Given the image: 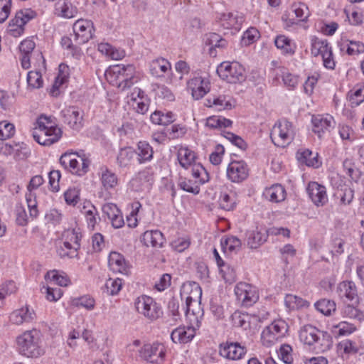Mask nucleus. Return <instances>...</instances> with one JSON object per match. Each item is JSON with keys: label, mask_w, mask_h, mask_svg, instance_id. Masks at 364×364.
Segmentation results:
<instances>
[{"label": "nucleus", "mask_w": 364, "mask_h": 364, "mask_svg": "<svg viewBox=\"0 0 364 364\" xmlns=\"http://www.w3.org/2000/svg\"><path fill=\"white\" fill-rule=\"evenodd\" d=\"M279 338V336L267 326L262 331L261 340L263 346L270 347Z\"/></svg>", "instance_id": "nucleus-42"}, {"label": "nucleus", "mask_w": 364, "mask_h": 364, "mask_svg": "<svg viewBox=\"0 0 364 364\" xmlns=\"http://www.w3.org/2000/svg\"><path fill=\"white\" fill-rule=\"evenodd\" d=\"M11 6V0H0V23H3L9 16Z\"/></svg>", "instance_id": "nucleus-56"}, {"label": "nucleus", "mask_w": 364, "mask_h": 364, "mask_svg": "<svg viewBox=\"0 0 364 364\" xmlns=\"http://www.w3.org/2000/svg\"><path fill=\"white\" fill-rule=\"evenodd\" d=\"M140 356L152 363H157L165 356L164 347L160 343H146L139 350Z\"/></svg>", "instance_id": "nucleus-9"}, {"label": "nucleus", "mask_w": 364, "mask_h": 364, "mask_svg": "<svg viewBox=\"0 0 364 364\" xmlns=\"http://www.w3.org/2000/svg\"><path fill=\"white\" fill-rule=\"evenodd\" d=\"M301 342L314 346V350L325 352L331 347L332 338L326 331H322L311 325H306L299 331Z\"/></svg>", "instance_id": "nucleus-1"}, {"label": "nucleus", "mask_w": 364, "mask_h": 364, "mask_svg": "<svg viewBox=\"0 0 364 364\" xmlns=\"http://www.w3.org/2000/svg\"><path fill=\"white\" fill-rule=\"evenodd\" d=\"M314 306L317 311L326 316L331 315L336 309V303L326 299L318 300L314 304Z\"/></svg>", "instance_id": "nucleus-30"}, {"label": "nucleus", "mask_w": 364, "mask_h": 364, "mask_svg": "<svg viewBox=\"0 0 364 364\" xmlns=\"http://www.w3.org/2000/svg\"><path fill=\"white\" fill-rule=\"evenodd\" d=\"M108 264L112 271L124 274H128V267L125 259L121 254L112 252L108 257Z\"/></svg>", "instance_id": "nucleus-17"}, {"label": "nucleus", "mask_w": 364, "mask_h": 364, "mask_svg": "<svg viewBox=\"0 0 364 364\" xmlns=\"http://www.w3.org/2000/svg\"><path fill=\"white\" fill-rule=\"evenodd\" d=\"M178 185L182 190L194 195H197L200 192V187L197 184V181L193 182L186 178H181Z\"/></svg>", "instance_id": "nucleus-37"}, {"label": "nucleus", "mask_w": 364, "mask_h": 364, "mask_svg": "<svg viewBox=\"0 0 364 364\" xmlns=\"http://www.w3.org/2000/svg\"><path fill=\"white\" fill-rule=\"evenodd\" d=\"M27 82L32 88H40L43 85L41 74L38 71H30L27 75Z\"/></svg>", "instance_id": "nucleus-45"}, {"label": "nucleus", "mask_w": 364, "mask_h": 364, "mask_svg": "<svg viewBox=\"0 0 364 364\" xmlns=\"http://www.w3.org/2000/svg\"><path fill=\"white\" fill-rule=\"evenodd\" d=\"M92 23L83 19L77 20L73 25L75 41L81 45L87 43L92 38Z\"/></svg>", "instance_id": "nucleus-11"}, {"label": "nucleus", "mask_w": 364, "mask_h": 364, "mask_svg": "<svg viewBox=\"0 0 364 364\" xmlns=\"http://www.w3.org/2000/svg\"><path fill=\"white\" fill-rule=\"evenodd\" d=\"M62 296V291L60 288H53L48 287L46 288V299L50 301H58Z\"/></svg>", "instance_id": "nucleus-63"}, {"label": "nucleus", "mask_w": 364, "mask_h": 364, "mask_svg": "<svg viewBox=\"0 0 364 364\" xmlns=\"http://www.w3.org/2000/svg\"><path fill=\"white\" fill-rule=\"evenodd\" d=\"M306 190L309 198L316 205H323L327 202L326 191L323 186L317 182H310Z\"/></svg>", "instance_id": "nucleus-14"}, {"label": "nucleus", "mask_w": 364, "mask_h": 364, "mask_svg": "<svg viewBox=\"0 0 364 364\" xmlns=\"http://www.w3.org/2000/svg\"><path fill=\"white\" fill-rule=\"evenodd\" d=\"M63 122L73 130H80L82 127L83 112L75 107H68L60 112Z\"/></svg>", "instance_id": "nucleus-10"}, {"label": "nucleus", "mask_w": 364, "mask_h": 364, "mask_svg": "<svg viewBox=\"0 0 364 364\" xmlns=\"http://www.w3.org/2000/svg\"><path fill=\"white\" fill-rule=\"evenodd\" d=\"M112 71L117 74V77L120 82L119 86H122L123 89L130 87L138 80L135 75V68L132 64L114 65Z\"/></svg>", "instance_id": "nucleus-7"}, {"label": "nucleus", "mask_w": 364, "mask_h": 364, "mask_svg": "<svg viewBox=\"0 0 364 364\" xmlns=\"http://www.w3.org/2000/svg\"><path fill=\"white\" fill-rule=\"evenodd\" d=\"M259 37V31L255 28H250L244 33L242 41L245 44L252 43Z\"/></svg>", "instance_id": "nucleus-62"}, {"label": "nucleus", "mask_w": 364, "mask_h": 364, "mask_svg": "<svg viewBox=\"0 0 364 364\" xmlns=\"http://www.w3.org/2000/svg\"><path fill=\"white\" fill-rule=\"evenodd\" d=\"M62 133L63 132L61 129L56 126H50L49 127H44L43 134H45V136H48V138L41 141V137L35 133L33 134V138L38 144L41 145L50 146L57 142L60 139Z\"/></svg>", "instance_id": "nucleus-15"}, {"label": "nucleus", "mask_w": 364, "mask_h": 364, "mask_svg": "<svg viewBox=\"0 0 364 364\" xmlns=\"http://www.w3.org/2000/svg\"><path fill=\"white\" fill-rule=\"evenodd\" d=\"M195 333L193 326H180L172 331L171 338L174 343H187L193 338Z\"/></svg>", "instance_id": "nucleus-16"}, {"label": "nucleus", "mask_w": 364, "mask_h": 364, "mask_svg": "<svg viewBox=\"0 0 364 364\" xmlns=\"http://www.w3.org/2000/svg\"><path fill=\"white\" fill-rule=\"evenodd\" d=\"M135 154V150L131 147L122 148L117 157L118 165L120 167H127L130 164Z\"/></svg>", "instance_id": "nucleus-29"}, {"label": "nucleus", "mask_w": 364, "mask_h": 364, "mask_svg": "<svg viewBox=\"0 0 364 364\" xmlns=\"http://www.w3.org/2000/svg\"><path fill=\"white\" fill-rule=\"evenodd\" d=\"M98 50L116 60H121L125 56V52L123 50L117 49L107 43H100L98 45Z\"/></svg>", "instance_id": "nucleus-27"}, {"label": "nucleus", "mask_w": 364, "mask_h": 364, "mask_svg": "<svg viewBox=\"0 0 364 364\" xmlns=\"http://www.w3.org/2000/svg\"><path fill=\"white\" fill-rule=\"evenodd\" d=\"M136 154L138 155L139 164H143L152 159L154 151L148 142L140 141L137 144V151H136Z\"/></svg>", "instance_id": "nucleus-24"}, {"label": "nucleus", "mask_w": 364, "mask_h": 364, "mask_svg": "<svg viewBox=\"0 0 364 364\" xmlns=\"http://www.w3.org/2000/svg\"><path fill=\"white\" fill-rule=\"evenodd\" d=\"M333 119L331 116L326 117L321 115L314 116L312 118L313 131L321 137V134L328 131L333 127Z\"/></svg>", "instance_id": "nucleus-19"}, {"label": "nucleus", "mask_w": 364, "mask_h": 364, "mask_svg": "<svg viewBox=\"0 0 364 364\" xmlns=\"http://www.w3.org/2000/svg\"><path fill=\"white\" fill-rule=\"evenodd\" d=\"M284 302L289 309H298L309 306V302L301 297L293 294H287L285 296Z\"/></svg>", "instance_id": "nucleus-35"}, {"label": "nucleus", "mask_w": 364, "mask_h": 364, "mask_svg": "<svg viewBox=\"0 0 364 364\" xmlns=\"http://www.w3.org/2000/svg\"><path fill=\"white\" fill-rule=\"evenodd\" d=\"M219 353L227 359L239 360L247 353V349L237 342H227L220 345Z\"/></svg>", "instance_id": "nucleus-13"}, {"label": "nucleus", "mask_w": 364, "mask_h": 364, "mask_svg": "<svg viewBox=\"0 0 364 364\" xmlns=\"http://www.w3.org/2000/svg\"><path fill=\"white\" fill-rule=\"evenodd\" d=\"M64 198L67 204L75 205L79 200V191L76 188H69L65 192Z\"/></svg>", "instance_id": "nucleus-55"}, {"label": "nucleus", "mask_w": 364, "mask_h": 364, "mask_svg": "<svg viewBox=\"0 0 364 364\" xmlns=\"http://www.w3.org/2000/svg\"><path fill=\"white\" fill-rule=\"evenodd\" d=\"M220 19L223 21H226L228 27L237 28L243 21L242 16L235 15L232 13L223 14Z\"/></svg>", "instance_id": "nucleus-46"}, {"label": "nucleus", "mask_w": 364, "mask_h": 364, "mask_svg": "<svg viewBox=\"0 0 364 364\" xmlns=\"http://www.w3.org/2000/svg\"><path fill=\"white\" fill-rule=\"evenodd\" d=\"M220 272L222 274V277L226 282L232 284L237 279L236 270L233 267L229 264H224L223 267H220Z\"/></svg>", "instance_id": "nucleus-39"}, {"label": "nucleus", "mask_w": 364, "mask_h": 364, "mask_svg": "<svg viewBox=\"0 0 364 364\" xmlns=\"http://www.w3.org/2000/svg\"><path fill=\"white\" fill-rule=\"evenodd\" d=\"M338 290L341 297L346 298L348 301H358L357 289L354 282L351 281H344L339 284Z\"/></svg>", "instance_id": "nucleus-21"}, {"label": "nucleus", "mask_w": 364, "mask_h": 364, "mask_svg": "<svg viewBox=\"0 0 364 364\" xmlns=\"http://www.w3.org/2000/svg\"><path fill=\"white\" fill-rule=\"evenodd\" d=\"M231 318L234 326L240 327L244 330L250 328V316L247 314L235 311L232 314Z\"/></svg>", "instance_id": "nucleus-31"}, {"label": "nucleus", "mask_w": 364, "mask_h": 364, "mask_svg": "<svg viewBox=\"0 0 364 364\" xmlns=\"http://www.w3.org/2000/svg\"><path fill=\"white\" fill-rule=\"evenodd\" d=\"M101 181L103 187L106 190L114 188L118 182L116 174L108 169L102 173Z\"/></svg>", "instance_id": "nucleus-33"}, {"label": "nucleus", "mask_w": 364, "mask_h": 364, "mask_svg": "<svg viewBox=\"0 0 364 364\" xmlns=\"http://www.w3.org/2000/svg\"><path fill=\"white\" fill-rule=\"evenodd\" d=\"M64 236L65 237V240L73 243L74 253L77 252V250L80 247V241L82 237L81 233L75 229L68 230L65 232Z\"/></svg>", "instance_id": "nucleus-40"}, {"label": "nucleus", "mask_w": 364, "mask_h": 364, "mask_svg": "<svg viewBox=\"0 0 364 364\" xmlns=\"http://www.w3.org/2000/svg\"><path fill=\"white\" fill-rule=\"evenodd\" d=\"M277 48L281 49L286 54H294V49L291 44V41L285 36H279L274 41Z\"/></svg>", "instance_id": "nucleus-36"}, {"label": "nucleus", "mask_w": 364, "mask_h": 364, "mask_svg": "<svg viewBox=\"0 0 364 364\" xmlns=\"http://www.w3.org/2000/svg\"><path fill=\"white\" fill-rule=\"evenodd\" d=\"M223 153L224 147L220 144H218L215 146V151L210 155V161L213 165L220 164L222 161V155Z\"/></svg>", "instance_id": "nucleus-61"}, {"label": "nucleus", "mask_w": 364, "mask_h": 364, "mask_svg": "<svg viewBox=\"0 0 364 364\" xmlns=\"http://www.w3.org/2000/svg\"><path fill=\"white\" fill-rule=\"evenodd\" d=\"M344 316L361 321L364 319V312L353 304L346 305L342 311Z\"/></svg>", "instance_id": "nucleus-34"}, {"label": "nucleus", "mask_w": 364, "mask_h": 364, "mask_svg": "<svg viewBox=\"0 0 364 364\" xmlns=\"http://www.w3.org/2000/svg\"><path fill=\"white\" fill-rule=\"evenodd\" d=\"M55 11L59 16L67 18H73L77 14L76 8L68 0L56 3Z\"/></svg>", "instance_id": "nucleus-26"}, {"label": "nucleus", "mask_w": 364, "mask_h": 364, "mask_svg": "<svg viewBox=\"0 0 364 364\" xmlns=\"http://www.w3.org/2000/svg\"><path fill=\"white\" fill-rule=\"evenodd\" d=\"M195 85L200 83V85L197 87L196 88L192 89V96L195 100H199L202 98L208 92L206 87H205L203 84V80L201 77L196 78L194 80Z\"/></svg>", "instance_id": "nucleus-54"}, {"label": "nucleus", "mask_w": 364, "mask_h": 364, "mask_svg": "<svg viewBox=\"0 0 364 364\" xmlns=\"http://www.w3.org/2000/svg\"><path fill=\"white\" fill-rule=\"evenodd\" d=\"M291 347L288 344H284L280 347L279 352L282 360L287 364H290L293 361L291 352Z\"/></svg>", "instance_id": "nucleus-60"}, {"label": "nucleus", "mask_w": 364, "mask_h": 364, "mask_svg": "<svg viewBox=\"0 0 364 364\" xmlns=\"http://www.w3.org/2000/svg\"><path fill=\"white\" fill-rule=\"evenodd\" d=\"M264 195L269 201L279 203L285 199L286 191L282 185L274 184L270 188H267Z\"/></svg>", "instance_id": "nucleus-22"}, {"label": "nucleus", "mask_w": 364, "mask_h": 364, "mask_svg": "<svg viewBox=\"0 0 364 364\" xmlns=\"http://www.w3.org/2000/svg\"><path fill=\"white\" fill-rule=\"evenodd\" d=\"M60 176V171L56 170L51 171L48 173L49 185L53 192H58L59 191V181Z\"/></svg>", "instance_id": "nucleus-53"}, {"label": "nucleus", "mask_w": 364, "mask_h": 364, "mask_svg": "<svg viewBox=\"0 0 364 364\" xmlns=\"http://www.w3.org/2000/svg\"><path fill=\"white\" fill-rule=\"evenodd\" d=\"M227 176L234 183L244 181L248 176L247 164L243 161L230 162L227 168Z\"/></svg>", "instance_id": "nucleus-12"}, {"label": "nucleus", "mask_w": 364, "mask_h": 364, "mask_svg": "<svg viewBox=\"0 0 364 364\" xmlns=\"http://www.w3.org/2000/svg\"><path fill=\"white\" fill-rule=\"evenodd\" d=\"M156 95L161 99L171 102L174 100V95L171 90L165 85H159L156 90Z\"/></svg>", "instance_id": "nucleus-58"}, {"label": "nucleus", "mask_w": 364, "mask_h": 364, "mask_svg": "<svg viewBox=\"0 0 364 364\" xmlns=\"http://www.w3.org/2000/svg\"><path fill=\"white\" fill-rule=\"evenodd\" d=\"M347 53L350 55L361 53L364 52V44L360 42L350 41L347 44Z\"/></svg>", "instance_id": "nucleus-59"}, {"label": "nucleus", "mask_w": 364, "mask_h": 364, "mask_svg": "<svg viewBox=\"0 0 364 364\" xmlns=\"http://www.w3.org/2000/svg\"><path fill=\"white\" fill-rule=\"evenodd\" d=\"M142 240L147 247H161L165 242L164 235L159 230L146 231L142 236Z\"/></svg>", "instance_id": "nucleus-20"}, {"label": "nucleus", "mask_w": 364, "mask_h": 364, "mask_svg": "<svg viewBox=\"0 0 364 364\" xmlns=\"http://www.w3.org/2000/svg\"><path fill=\"white\" fill-rule=\"evenodd\" d=\"M205 43L208 46H210V54H213V50L215 48H225L227 45V41L225 39L223 38L220 35L215 33H209Z\"/></svg>", "instance_id": "nucleus-32"}, {"label": "nucleus", "mask_w": 364, "mask_h": 364, "mask_svg": "<svg viewBox=\"0 0 364 364\" xmlns=\"http://www.w3.org/2000/svg\"><path fill=\"white\" fill-rule=\"evenodd\" d=\"M196 154L187 147H181L178 151V160L180 165L187 169L195 164Z\"/></svg>", "instance_id": "nucleus-23"}, {"label": "nucleus", "mask_w": 364, "mask_h": 364, "mask_svg": "<svg viewBox=\"0 0 364 364\" xmlns=\"http://www.w3.org/2000/svg\"><path fill=\"white\" fill-rule=\"evenodd\" d=\"M235 294L244 306H250L259 299L255 287L246 282H239L235 287Z\"/></svg>", "instance_id": "nucleus-6"}, {"label": "nucleus", "mask_w": 364, "mask_h": 364, "mask_svg": "<svg viewBox=\"0 0 364 364\" xmlns=\"http://www.w3.org/2000/svg\"><path fill=\"white\" fill-rule=\"evenodd\" d=\"M137 311L149 319L154 320L159 317L160 309L151 297L141 296L135 302Z\"/></svg>", "instance_id": "nucleus-8"}, {"label": "nucleus", "mask_w": 364, "mask_h": 364, "mask_svg": "<svg viewBox=\"0 0 364 364\" xmlns=\"http://www.w3.org/2000/svg\"><path fill=\"white\" fill-rule=\"evenodd\" d=\"M219 205L221 208L229 211L233 210L235 201L228 194L223 193L220 196Z\"/></svg>", "instance_id": "nucleus-57"}, {"label": "nucleus", "mask_w": 364, "mask_h": 364, "mask_svg": "<svg viewBox=\"0 0 364 364\" xmlns=\"http://www.w3.org/2000/svg\"><path fill=\"white\" fill-rule=\"evenodd\" d=\"M26 199L29 210V217L32 219L36 218L38 215V210L37 209V202L33 198L31 193L26 194Z\"/></svg>", "instance_id": "nucleus-52"}, {"label": "nucleus", "mask_w": 364, "mask_h": 364, "mask_svg": "<svg viewBox=\"0 0 364 364\" xmlns=\"http://www.w3.org/2000/svg\"><path fill=\"white\" fill-rule=\"evenodd\" d=\"M36 47V43L31 39H25L19 46L21 53L31 54Z\"/></svg>", "instance_id": "nucleus-64"}, {"label": "nucleus", "mask_w": 364, "mask_h": 364, "mask_svg": "<svg viewBox=\"0 0 364 364\" xmlns=\"http://www.w3.org/2000/svg\"><path fill=\"white\" fill-rule=\"evenodd\" d=\"M291 127V123L287 120L276 124L270 134L272 142L280 147H285L289 144L293 139Z\"/></svg>", "instance_id": "nucleus-4"}, {"label": "nucleus", "mask_w": 364, "mask_h": 364, "mask_svg": "<svg viewBox=\"0 0 364 364\" xmlns=\"http://www.w3.org/2000/svg\"><path fill=\"white\" fill-rule=\"evenodd\" d=\"M192 176L201 184L209 180V176L205 168L200 164H194L192 167Z\"/></svg>", "instance_id": "nucleus-38"}, {"label": "nucleus", "mask_w": 364, "mask_h": 364, "mask_svg": "<svg viewBox=\"0 0 364 364\" xmlns=\"http://www.w3.org/2000/svg\"><path fill=\"white\" fill-rule=\"evenodd\" d=\"M267 327L279 338L283 336L287 331V323L283 320L274 321Z\"/></svg>", "instance_id": "nucleus-49"}, {"label": "nucleus", "mask_w": 364, "mask_h": 364, "mask_svg": "<svg viewBox=\"0 0 364 364\" xmlns=\"http://www.w3.org/2000/svg\"><path fill=\"white\" fill-rule=\"evenodd\" d=\"M15 127L11 123L3 121L0 122V139L5 140L14 135Z\"/></svg>", "instance_id": "nucleus-44"}, {"label": "nucleus", "mask_w": 364, "mask_h": 364, "mask_svg": "<svg viewBox=\"0 0 364 364\" xmlns=\"http://www.w3.org/2000/svg\"><path fill=\"white\" fill-rule=\"evenodd\" d=\"M241 241L237 237L230 236L221 242L223 248H228L230 251H237L241 247Z\"/></svg>", "instance_id": "nucleus-51"}, {"label": "nucleus", "mask_w": 364, "mask_h": 364, "mask_svg": "<svg viewBox=\"0 0 364 364\" xmlns=\"http://www.w3.org/2000/svg\"><path fill=\"white\" fill-rule=\"evenodd\" d=\"M223 135L242 150H245L247 149V145L246 142L240 136L230 132H223Z\"/></svg>", "instance_id": "nucleus-50"}, {"label": "nucleus", "mask_w": 364, "mask_h": 364, "mask_svg": "<svg viewBox=\"0 0 364 364\" xmlns=\"http://www.w3.org/2000/svg\"><path fill=\"white\" fill-rule=\"evenodd\" d=\"M41 332L35 328L26 331L17 337V348L21 355L28 358H37L43 354L40 346Z\"/></svg>", "instance_id": "nucleus-2"}, {"label": "nucleus", "mask_w": 364, "mask_h": 364, "mask_svg": "<svg viewBox=\"0 0 364 364\" xmlns=\"http://www.w3.org/2000/svg\"><path fill=\"white\" fill-rule=\"evenodd\" d=\"M122 280L119 278L111 279L109 278L106 281L105 288L106 291L109 295H115L119 293L122 288Z\"/></svg>", "instance_id": "nucleus-43"}, {"label": "nucleus", "mask_w": 364, "mask_h": 364, "mask_svg": "<svg viewBox=\"0 0 364 364\" xmlns=\"http://www.w3.org/2000/svg\"><path fill=\"white\" fill-rule=\"evenodd\" d=\"M45 279L55 282L57 284L61 287H66L69 283V280L66 277L58 274L55 270L47 272Z\"/></svg>", "instance_id": "nucleus-48"}, {"label": "nucleus", "mask_w": 364, "mask_h": 364, "mask_svg": "<svg viewBox=\"0 0 364 364\" xmlns=\"http://www.w3.org/2000/svg\"><path fill=\"white\" fill-rule=\"evenodd\" d=\"M296 158L298 161L308 166L318 167L319 161L318 160V154L315 155L309 149L304 151H298L296 153Z\"/></svg>", "instance_id": "nucleus-25"}, {"label": "nucleus", "mask_w": 364, "mask_h": 364, "mask_svg": "<svg viewBox=\"0 0 364 364\" xmlns=\"http://www.w3.org/2000/svg\"><path fill=\"white\" fill-rule=\"evenodd\" d=\"M72 305L77 307H83L87 310H91L95 306V300L89 296H83L78 298H74L72 300Z\"/></svg>", "instance_id": "nucleus-41"}, {"label": "nucleus", "mask_w": 364, "mask_h": 364, "mask_svg": "<svg viewBox=\"0 0 364 364\" xmlns=\"http://www.w3.org/2000/svg\"><path fill=\"white\" fill-rule=\"evenodd\" d=\"M216 72L221 79L229 83H241L246 79L245 68L237 62H223Z\"/></svg>", "instance_id": "nucleus-3"}, {"label": "nucleus", "mask_w": 364, "mask_h": 364, "mask_svg": "<svg viewBox=\"0 0 364 364\" xmlns=\"http://www.w3.org/2000/svg\"><path fill=\"white\" fill-rule=\"evenodd\" d=\"M36 16L35 11L31 9H21L18 11L7 27L6 32L14 36L18 37L24 31V26Z\"/></svg>", "instance_id": "nucleus-5"}, {"label": "nucleus", "mask_w": 364, "mask_h": 364, "mask_svg": "<svg viewBox=\"0 0 364 364\" xmlns=\"http://www.w3.org/2000/svg\"><path fill=\"white\" fill-rule=\"evenodd\" d=\"M226 98L225 95L213 96L212 102L214 107L218 110L231 109L232 105L230 100H228Z\"/></svg>", "instance_id": "nucleus-47"}, {"label": "nucleus", "mask_w": 364, "mask_h": 364, "mask_svg": "<svg viewBox=\"0 0 364 364\" xmlns=\"http://www.w3.org/2000/svg\"><path fill=\"white\" fill-rule=\"evenodd\" d=\"M247 246L251 249H257L266 241V236L256 230H250L247 232Z\"/></svg>", "instance_id": "nucleus-28"}, {"label": "nucleus", "mask_w": 364, "mask_h": 364, "mask_svg": "<svg viewBox=\"0 0 364 364\" xmlns=\"http://www.w3.org/2000/svg\"><path fill=\"white\" fill-rule=\"evenodd\" d=\"M10 321L15 324L19 325L23 322H31L36 318V314L30 311L28 306L17 309L10 315Z\"/></svg>", "instance_id": "nucleus-18"}]
</instances>
